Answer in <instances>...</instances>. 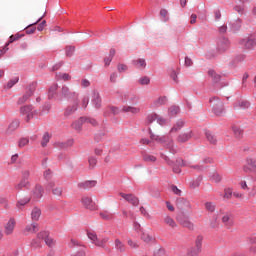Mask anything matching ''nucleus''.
I'll return each mask as SVG.
<instances>
[{
	"mask_svg": "<svg viewBox=\"0 0 256 256\" xmlns=\"http://www.w3.org/2000/svg\"><path fill=\"white\" fill-rule=\"evenodd\" d=\"M20 115L24 117V121H26V123H29V121L37 115V111L33 109V106L26 105L20 107Z\"/></svg>",
	"mask_w": 256,
	"mask_h": 256,
	"instance_id": "obj_1",
	"label": "nucleus"
},
{
	"mask_svg": "<svg viewBox=\"0 0 256 256\" xmlns=\"http://www.w3.org/2000/svg\"><path fill=\"white\" fill-rule=\"evenodd\" d=\"M210 105L215 115H223V102H221V100L217 97H212L210 98Z\"/></svg>",
	"mask_w": 256,
	"mask_h": 256,
	"instance_id": "obj_2",
	"label": "nucleus"
},
{
	"mask_svg": "<svg viewBox=\"0 0 256 256\" xmlns=\"http://www.w3.org/2000/svg\"><path fill=\"white\" fill-rule=\"evenodd\" d=\"M154 121H156V123H158V125H161V126L167 123V120L157 115L156 113L148 114L146 117V125H151V123H153Z\"/></svg>",
	"mask_w": 256,
	"mask_h": 256,
	"instance_id": "obj_3",
	"label": "nucleus"
},
{
	"mask_svg": "<svg viewBox=\"0 0 256 256\" xmlns=\"http://www.w3.org/2000/svg\"><path fill=\"white\" fill-rule=\"evenodd\" d=\"M17 225V221L15 218H10L8 222L4 225V234L9 237L13 235L15 232V227Z\"/></svg>",
	"mask_w": 256,
	"mask_h": 256,
	"instance_id": "obj_4",
	"label": "nucleus"
},
{
	"mask_svg": "<svg viewBox=\"0 0 256 256\" xmlns=\"http://www.w3.org/2000/svg\"><path fill=\"white\" fill-rule=\"evenodd\" d=\"M81 203L84 205V207H86V209H90V211H95V209H97V204L90 196H83Z\"/></svg>",
	"mask_w": 256,
	"mask_h": 256,
	"instance_id": "obj_5",
	"label": "nucleus"
},
{
	"mask_svg": "<svg viewBox=\"0 0 256 256\" xmlns=\"http://www.w3.org/2000/svg\"><path fill=\"white\" fill-rule=\"evenodd\" d=\"M240 45H242V47H245V49H255L256 38L253 36L244 38L240 41Z\"/></svg>",
	"mask_w": 256,
	"mask_h": 256,
	"instance_id": "obj_6",
	"label": "nucleus"
},
{
	"mask_svg": "<svg viewBox=\"0 0 256 256\" xmlns=\"http://www.w3.org/2000/svg\"><path fill=\"white\" fill-rule=\"evenodd\" d=\"M87 235L90 241H92L94 245H96V247H103V245L107 243V239H99L97 237V234H95L94 232H88Z\"/></svg>",
	"mask_w": 256,
	"mask_h": 256,
	"instance_id": "obj_7",
	"label": "nucleus"
},
{
	"mask_svg": "<svg viewBox=\"0 0 256 256\" xmlns=\"http://www.w3.org/2000/svg\"><path fill=\"white\" fill-rule=\"evenodd\" d=\"M119 195H120V197H122V199H125V201H127L128 203H130L134 207H137V205H139V198L136 197L135 195L125 194L123 192H121Z\"/></svg>",
	"mask_w": 256,
	"mask_h": 256,
	"instance_id": "obj_8",
	"label": "nucleus"
},
{
	"mask_svg": "<svg viewBox=\"0 0 256 256\" xmlns=\"http://www.w3.org/2000/svg\"><path fill=\"white\" fill-rule=\"evenodd\" d=\"M229 49V40L227 38H219L217 41V50L219 53H225Z\"/></svg>",
	"mask_w": 256,
	"mask_h": 256,
	"instance_id": "obj_9",
	"label": "nucleus"
},
{
	"mask_svg": "<svg viewBox=\"0 0 256 256\" xmlns=\"http://www.w3.org/2000/svg\"><path fill=\"white\" fill-rule=\"evenodd\" d=\"M19 125H21V121H19V119L13 120L8 125V128L5 131V135H13V133L19 129Z\"/></svg>",
	"mask_w": 256,
	"mask_h": 256,
	"instance_id": "obj_10",
	"label": "nucleus"
},
{
	"mask_svg": "<svg viewBox=\"0 0 256 256\" xmlns=\"http://www.w3.org/2000/svg\"><path fill=\"white\" fill-rule=\"evenodd\" d=\"M61 93H62L63 97H65L66 99H78L79 98V94L69 90V87H67V86L62 87Z\"/></svg>",
	"mask_w": 256,
	"mask_h": 256,
	"instance_id": "obj_11",
	"label": "nucleus"
},
{
	"mask_svg": "<svg viewBox=\"0 0 256 256\" xmlns=\"http://www.w3.org/2000/svg\"><path fill=\"white\" fill-rule=\"evenodd\" d=\"M162 222L170 229H177V222H175V219L169 215H165Z\"/></svg>",
	"mask_w": 256,
	"mask_h": 256,
	"instance_id": "obj_12",
	"label": "nucleus"
},
{
	"mask_svg": "<svg viewBox=\"0 0 256 256\" xmlns=\"http://www.w3.org/2000/svg\"><path fill=\"white\" fill-rule=\"evenodd\" d=\"M91 103L93 105V107H95V109H101V96L99 95V92H93L92 94V99H91Z\"/></svg>",
	"mask_w": 256,
	"mask_h": 256,
	"instance_id": "obj_13",
	"label": "nucleus"
},
{
	"mask_svg": "<svg viewBox=\"0 0 256 256\" xmlns=\"http://www.w3.org/2000/svg\"><path fill=\"white\" fill-rule=\"evenodd\" d=\"M222 223L224 227H227V229H231V226L234 224L233 216L229 213L224 214L222 216Z\"/></svg>",
	"mask_w": 256,
	"mask_h": 256,
	"instance_id": "obj_14",
	"label": "nucleus"
},
{
	"mask_svg": "<svg viewBox=\"0 0 256 256\" xmlns=\"http://www.w3.org/2000/svg\"><path fill=\"white\" fill-rule=\"evenodd\" d=\"M78 108H79V102L76 100L72 105L66 108L64 112L65 117H69L73 115V113H75V111H77Z\"/></svg>",
	"mask_w": 256,
	"mask_h": 256,
	"instance_id": "obj_15",
	"label": "nucleus"
},
{
	"mask_svg": "<svg viewBox=\"0 0 256 256\" xmlns=\"http://www.w3.org/2000/svg\"><path fill=\"white\" fill-rule=\"evenodd\" d=\"M123 113H131L132 115H138L141 113V108L138 106H124L122 108Z\"/></svg>",
	"mask_w": 256,
	"mask_h": 256,
	"instance_id": "obj_16",
	"label": "nucleus"
},
{
	"mask_svg": "<svg viewBox=\"0 0 256 256\" xmlns=\"http://www.w3.org/2000/svg\"><path fill=\"white\" fill-rule=\"evenodd\" d=\"M30 185L29 180L21 179V181L14 186V189L15 191H22V189H29Z\"/></svg>",
	"mask_w": 256,
	"mask_h": 256,
	"instance_id": "obj_17",
	"label": "nucleus"
},
{
	"mask_svg": "<svg viewBox=\"0 0 256 256\" xmlns=\"http://www.w3.org/2000/svg\"><path fill=\"white\" fill-rule=\"evenodd\" d=\"M48 188L52 189L53 195L56 197H61L63 195V188L61 187H55V182H50L48 184Z\"/></svg>",
	"mask_w": 256,
	"mask_h": 256,
	"instance_id": "obj_18",
	"label": "nucleus"
},
{
	"mask_svg": "<svg viewBox=\"0 0 256 256\" xmlns=\"http://www.w3.org/2000/svg\"><path fill=\"white\" fill-rule=\"evenodd\" d=\"M33 199L39 200L43 197V186L36 185L32 192Z\"/></svg>",
	"mask_w": 256,
	"mask_h": 256,
	"instance_id": "obj_19",
	"label": "nucleus"
},
{
	"mask_svg": "<svg viewBox=\"0 0 256 256\" xmlns=\"http://www.w3.org/2000/svg\"><path fill=\"white\" fill-rule=\"evenodd\" d=\"M96 185H97V181H95V180H88V181L80 182L78 184V187L80 189H91V187H95Z\"/></svg>",
	"mask_w": 256,
	"mask_h": 256,
	"instance_id": "obj_20",
	"label": "nucleus"
},
{
	"mask_svg": "<svg viewBox=\"0 0 256 256\" xmlns=\"http://www.w3.org/2000/svg\"><path fill=\"white\" fill-rule=\"evenodd\" d=\"M177 206L179 209H182V211H185L186 209H191V203L183 198L177 200Z\"/></svg>",
	"mask_w": 256,
	"mask_h": 256,
	"instance_id": "obj_21",
	"label": "nucleus"
},
{
	"mask_svg": "<svg viewBox=\"0 0 256 256\" xmlns=\"http://www.w3.org/2000/svg\"><path fill=\"white\" fill-rule=\"evenodd\" d=\"M38 227L39 226L37 225V223H32V224L27 225L24 228V235H30V233H37Z\"/></svg>",
	"mask_w": 256,
	"mask_h": 256,
	"instance_id": "obj_22",
	"label": "nucleus"
},
{
	"mask_svg": "<svg viewBox=\"0 0 256 256\" xmlns=\"http://www.w3.org/2000/svg\"><path fill=\"white\" fill-rule=\"evenodd\" d=\"M34 91L35 90L30 89L22 97H20L18 100L19 105H23V103H27V100L29 99V97L33 95Z\"/></svg>",
	"mask_w": 256,
	"mask_h": 256,
	"instance_id": "obj_23",
	"label": "nucleus"
},
{
	"mask_svg": "<svg viewBox=\"0 0 256 256\" xmlns=\"http://www.w3.org/2000/svg\"><path fill=\"white\" fill-rule=\"evenodd\" d=\"M134 66L136 69L143 70L145 67H147V62L143 58H139L137 60H134Z\"/></svg>",
	"mask_w": 256,
	"mask_h": 256,
	"instance_id": "obj_24",
	"label": "nucleus"
},
{
	"mask_svg": "<svg viewBox=\"0 0 256 256\" xmlns=\"http://www.w3.org/2000/svg\"><path fill=\"white\" fill-rule=\"evenodd\" d=\"M180 225H182V227H185L186 229H189L190 231H193V229H195V224H193V222H191V220L189 219L180 220Z\"/></svg>",
	"mask_w": 256,
	"mask_h": 256,
	"instance_id": "obj_25",
	"label": "nucleus"
},
{
	"mask_svg": "<svg viewBox=\"0 0 256 256\" xmlns=\"http://www.w3.org/2000/svg\"><path fill=\"white\" fill-rule=\"evenodd\" d=\"M165 103H167V97L162 96V97H159L158 99H156L152 103V107H154V108L161 107V105H165Z\"/></svg>",
	"mask_w": 256,
	"mask_h": 256,
	"instance_id": "obj_26",
	"label": "nucleus"
},
{
	"mask_svg": "<svg viewBox=\"0 0 256 256\" xmlns=\"http://www.w3.org/2000/svg\"><path fill=\"white\" fill-rule=\"evenodd\" d=\"M189 139H191V131L184 132L178 137L179 143H185L186 141H189Z\"/></svg>",
	"mask_w": 256,
	"mask_h": 256,
	"instance_id": "obj_27",
	"label": "nucleus"
},
{
	"mask_svg": "<svg viewBox=\"0 0 256 256\" xmlns=\"http://www.w3.org/2000/svg\"><path fill=\"white\" fill-rule=\"evenodd\" d=\"M40 217H41V209L33 208L32 212H31L32 221H39Z\"/></svg>",
	"mask_w": 256,
	"mask_h": 256,
	"instance_id": "obj_28",
	"label": "nucleus"
},
{
	"mask_svg": "<svg viewBox=\"0 0 256 256\" xmlns=\"http://www.w3.org/2000/svg\"><path fill=\"white\" fill-rule=\"evenodd\" d=\"M201 251H203V249L194 246L188 250V256H199L201 254Z\"/></svg>",
	"mask_w": 256,
	"mask_h": 256,
	"instance_id": "obj_29",
	"label": "nucleus"
},
{
	"mask_svg": "<svg viewBox=\"0 0 256 256\" xmlns=\"http://www.w3.org/2000/svg\"><path fill=\"white\" fill-rule=\"evenodd\" d=\"M210 227L212 229H217V227H219V213L215 214L210 220Z\"/></svg>",
	"mask_w": 256,
	"mask_h": 256,
	"instance_id": "obj_30",
	"label": "nucleus"
},
{
	"mask_svg": "<svg viewBox=\"0 0 256 256\" xmlns=\"http://www.w3.org/2000/svg\"><path fill=\"white\" fill-rule=\"evenodd\" d=\"M83 123H85V118H80L79 120L72 123V127L76 131H81V127H83Z\"/></svg>",
	"mask_w": 256,
	"mask_h": 256,
	"instance_id": "obj_31",
	"label": "nucleus"
},
{
	"mask_svg": "<svg viewBox=\"0 0 256 256\" xmlns=\"http://www.w3.org/2000/svg\"><path fill=\"white\" fill-rule=\"evenodd\" d=\"M247 165H249L251 171L256 175V159L255 158H247Z\"/></svg>",
	"mask_w": 256,
	"mask_h": 256,
	"instance_id": "obj_32",
	"label": "nucleus"
},
{
	"mask_svg": "<svg viewBox=\"0 0 256 256\" xmlns=\"http://www.w3.org/2000/svg\"><path fill=\"white\" fill-rule=\"evenodd\" d=\"M153 256H167V252L165 251V248L157 246L154 249Z\"/></svg>",
	"mask_w": 256,
	"mask_h": 256,
	"instance_id": "obj_33",
	"label": "nucleus"
},
{
	"mask_svg": "<svg viewBox=\"0 0 256 256\" xmlns=\"http://www.w3.org/2000/svg\"><path fill=\"white\" fill-rule=\"evenodd\" d=\"M141 239L144 241V243H153V241H155V238H153V236L147 232L142 233Z\"/></svg>",
	"mask_w": 256,
	"mask_h": 256,
	"instance_id": "obj_34",
	"label": "nucleus"
},
{
	"mask_svg": "<svg viewBox=\"0 0 256 256\" xmlns=\"http://www.w3.org/2000/svg\"><path fill=\"white\" fill-rule=\"evenodd\" d=\"M19 35H11L9 38L8 43H6L5 47H4V51H9V45H11V43H14V41H19Z\"/></svg>",
	"mask_w": 256,
	"mask_h": 256,
	"instance_id": "obj_35",
	"label": "nucleus"
},
{
	"mask_svg": "<svg viewBox=\"0 0 256 256\" xmlns=\"http://www.w3.org/2000/svg\"><path fill=\"white\" fill-rule=\"evenodd\" d=\"M58 85L57 84H54L52 85L50 88H49V91H48V98L49 99H53V97H55V93H57V89H58Z\"/></svg>",
	"mask_w": 256,
	"mask_h": 256,
	"instance_id": "obj_36",
	"label": "nucleus"
},
{
	"mask_svg": "<svg viewBox=\"0 0 256 256\" xmlns=\"http://www.w3.org/2000/svg\"><path fill=\"white\" fill-rule=\"evenodd\" d=\"M208 75L213 79V81H215V83L221 81V75L217 74L214 70H209Z\"/></svg>",
	"mask_w": 256,
	"mask_h": 256,
	"instance_id": "obj_37",
	"label": "nucleus"
},
{
	"mask_svg": "<svg viewBox=\"0 0 256 256\" xmlns=\"http://www.w3.org/2000/svg\"><path fill=\"white\" fill-rule=\"evenodd\" d=\"M143 161H145L146 163H155V161H157V157L151 154H144Z\"/></svg>",
	"mask_w": 256,
	"mask_h": 256,
	"instance_id": "obj_38",
	"label": "nucleus"
},
{
	"mask_svg": "<svg viewBox=\"0 0 256 256\" xmlns=\"http://www.w3.org/2000/svg\"><path fill=\"white\" fill-rule=\"evenodd\" d=\"M194 247L203 249V236L202 235L196 236L195 241H194Z\"/></svg>",
	"mask_w": 256,
	"mask_h": 256,
	"instance_id": "obj_39",
	"label": "nucleus"
},
{
	"mask_svg": "<svg viewBox=\"0 0 256 256\" xmlns=\"http://www.w3.org/2000/svg\"><path fill=\"white\" fill-rule=\"evenodd\" d=\"M221 175H219V173L213 172L210 175V181H212L213 183H221Z\"/></svg>",
	"mask_w": 256,
	"mask_h": 256,
	"instance_id": "obj_40",
	"label": "nucleus"
},
{
	"mask_svg": "<svg viewBox=\"0 0 256 256\" xmlns=\"http://www.w3.org/2000/svg\"><path fill=\"white\" fill-rule=\"evenodd\" d=\"M41 19H43V17H41L37 22H35L34 24H30L27 28H26V33H28V35H31L33 33H35V25H37V23H39L41 21Z\"/></svg>",
	"mask_w": 256,
	"mask_h": 256,
	"instance_id": "obj_41",
	"label": "nucleus"
},
{
	"mask_svg": "<svg viewBox=\"0 0 256 256\" xmlns=\"http://www.w3.org/2000/svg\"><path fill=\"white\" fill-rule=\"evenodd\" d=\"M206 139L207 141H209V143H212V145H215L217 143V137L210 132L206 133Z\"/></svg>",
	"mask_w": 256,
	"mask_h": 256,
	"instance_id": "obj_42",
	"label": "nucleus"
},
{
	"mask_svg": "<svg viewBox=\"0 0 256 256\" xmlns=\"http://www.w3.org/2000/svg\"><path fill=\"white\" fill-rule=\"evenodd\" d=\"M100 217L101 219H105V221H109L113 219V214L110 213L109 211H103V212H100Z\"/></svg>",
	"mask_w": 256,
	"mask_h": 256,
	"instance_id": "obj_43",
	"label": "nucleus"
},
{
	"mask_svg": "<svg viewBox=\"0 0 256 256\" xmlns=\"http://www.w3.org/2000/svg\"><path fill=\"white\" fill-rule=\"evenodd\" d=\"M50 139H51V135H49L47 132H45L42 137L41 146L47 147V143H49Z\"/></svg>",
	"mask_w": 256,
	"mask_h": 256,
	"instance_id": "obj_44",
	"label": "nucleus"
},
{
	"mask_svg": "<svg viewBox=\"0 0 256 256\" xmlns=\"http://www.w3.org/2000/svg\"><path fill=\"white\" fill-rule=\"evenodd\" d=\"M205 209H206V211H209V213H214V211L216 209V205L213 202H206Z\"/></svg>",
	"mask_w": 256,
	"mask_h": 256,
	"instance_id": "obj_45",
	"label": "nucleus"
},
{
	"mask_svg": "<svg viewBox=\"0 0 256 256\" xmlns=\"http://www.w3.org/2000/svg\"><path fill=\"white\" fill-rule=\"evenodd\" d=\"M115 247L118 251H121V252L125 251V244H123V242H121V240L119 239L115 240Z\"/></svg>",
	"mask_w": 256,
	"mask_h": 256,
	"instance_id": "obj_46",
	"label": "nucleus"
},
{
	"mask_svg": "<svg viewBox=\"0 0 256 256\" xmlns=\"http://www.w3.org/2000/svg\"><path fill=\"white\" fill-rule=\"evenodd\" d=\"M138 83L140 85H149L151 83V78L148 76H143L138 80Z\"/></svg>",
	"mask_w": 256,
	"mask_h": 256,
	"instance_id": "obj_47",
	"label": "nucleus"
},
{
	"mask_svg": "<svg viewBox=\"0 0 256 256\" xmlns=\"http://www.w3.org/2000/svg\"><path fill=\"white\" fill-rule=\"evenodd\" d=\"M160 17H162L163 21L165 22L169 21V11H167V9H161Z\"/></svg>",
	"mask_w": 256,
	"mask_h": 256,
	"instance_id": "obj_48",
	"label": "nucleus"
},
{
	"mask_svg": "<svg viewBox=\"0 0 256 256\" xmlns=\"http://www.w3.org/2000/svg\"><path fill=\"white\" fill-rule=\"evenodd\" d=\"M26 145H29L28 138H20L19 141H18V147L20 149H23V147H26Z\"/></svg>",
	"mask_w": 256,
	"mask_h": 256,
	"instance_id": "obj_49",
	"label": "nucleus"
},
{
	"mask_svg": "<svg viewBox=\"0 0 256 256\" xmlns=\"http://www.w3.org/2000/svg\"><path fill=\"white\" fill-rule=\"evenodd\" d=\"M30 201H31L30 198H25L24 200L18 201L16 204L17 209H21L22 207H25V205H27V203H29Z\"/></svg>",
	"mask_w": 256,
	"mask_h": 256,
	"instance_id": "obj_50",
	"label": "nucleus"
},
{
	"mask_svg": "<svg viewBox=\"0 0 256 256\" xmlns=\"http://www.w3.org/2000/svg\"><path fill=\"white\" fill-rule=\"evenodd\" d=\"M56 78L58 79V80H63V81H69V80H71V77L69 76V74H66V73H64V74H62V73H58V74H56Z\"/></svg>",
	"mask_w": 256,
	"mask_h": 256,
	"instance_id": "obj_51",
	"label": "nucleus"
},
{
	"mask_svg": "<svg viewBox=\"0 0 256 256\" xmlns=\"http://www.w3.org/2000/svg\"><path fill=\"white\" fill-rule=\"evenodd\" d=\"M234 135L237 139H241L243 137V130L239 127H233Z\"/></svg>",
	"mask_w": 256,
	"mask_h": 256,
	"instance_id": "obj_52",
	"label": "nucleus"
},
{
	"mask_svg": "<svg viewBox=\"0 0 256 256\" xmlns=\"http://www.w3.org/2000/svg\"><path fill=\"white\" fill-rule=\"evenodd\" d=\"M49 236V232L47 231H42L37 235V238L39 239V241H46V239Z\"/></svg>",
	"mask_w": 256,
	"mask_h": 256,
	"instance_id": "obj_53",
	"label": "nucleus"
},
{
	"mask_svg": "<svg viewBox=\"0 0 256 256\" xmlns=\"http://www.w3.org/2000/svg\"><path fill=\"white\" fill-rule=\"evenodd\" d=\"M17 83H19V77H15V78L11 79V80L7 83L6 87H7L8 89H11L13 86L17 85Z\"/></svg>",
	"mask_w": 256,
	"mask_h": 256,
	"instance_id": "obj_54",
	"label": "nucleus"
},
{
	"mask_svg": "<svg viewBox=\"0 0 256 256\" xmlns=\"http://www.w3.org/2000/svg\"><path fill=\"white\" fill-rule=\"evenodd\" d=\"M168 113L171 117L177 115V113H179V108L178 106H171L168 110Z\"/></svg>",
	"mask_w": 256,
	"mask_h": 256,
	"instance_id": "obj_55",
	"label": "nucleus"
},
{
	"mask_svg": "<svg viewBox=\"0 0 256 256\" xmlns=\"http://www.w3.org/2000/svg\"><path fill=\"white\" fill-rule=\"evenodd\" d=\"M89 105V96H84L82 97V100H81V107L83 109H87V106Z\"/></svg>",
	"mask_w": 256,
	"mask_h": 256,
	"instance_id": "obj_56",
	"label": "nucleus"
},
{
	"mask_svg": "<svg viewBox=\"0 0 256 256\" xmlns=\"http://www.w3.org/2000/svg\"><path fill=\"white\" fill-rule=\"evenodd\" d=\"M31 247L39 249L41 247V240H39V238L32 240Z\"/></svg>",
	"mask_w": 256,
	"mask_h": 256,
	"instance_id": "obj_57",
	"label": "nucleus"
},
{
	"mask_svg": "<svg viewBox=\"0 0 256 256\" xmlns=\"http://www.w3.org/2000/svg\"><path fill=\"white\" fill-rule=\"evenodd\" d=\"M45 243L48 247H55V239H53L50 236H48V238H46Z\"/></svg>",
	"mask_w": 256,
	"mask_h": 256,
	"instance_id": "obj_58",
	"label": "nucleus"
},
{
	"mask_svg": "<svg viewBox=\"0 0 256 256\" xmlns=\"http://www.w3.org/2000/svg\"><path fill=\"white\" fill-rule=\"evenodd\" d=\"M30 175H31V171H29L28 169L22 170V179L29 181Z\"/></svg>",
	"mask_w": 256,
	"mask_h": 256,
	"instance_id": "obj_59",
	"label": "nucleus"
},
{
	"mask_svg": "<svg viewBox=\"0 0 256 256\" xmlns=\"http://www.w3.org/2000/svg\"><path fill=\"white\" fill-rule=\"evenodd\" d=\"M75 53V47L73 46H67L66 47V55L67 57H71Z\"/></svg>",
	"mask_w": 256,
	"mask_h": 256,
	"instance_id": "obj_60",
	"label": "nucleus"
},
{
	"mask_svg": "<svg viewBox=\"0 0 256 256\" xmlns=\"http://www.w3.org/2000/svg\"><path fill=\"white\" fill-rule=\"evenodd\" d=\"M233 195V190L231 188H227L224 190V199H229Z\"/></svg>",
	"mask_w": 256,
	"mask_h": 256,
	"instance_id": "obj_61",
	"label": "nucleus"
},
{
	"mask_svg": "<svg viewBox=\"0 0 256 256\" xmlns=\"http://www.w3.org/2000/svg\"><path fill=\"white\" fill-rule=\"evenodd\" d=\"M84 123H89L90 125H97V120L93 119V118H84Z\"/></svg>",
	"mask_w": 256,
	"mask_h": 256,
	"instance_id": "obj_62",
	"label": "nucleus"
},
{
	"mask_svg": "<svg viewBox=\"0 0 256 256\" xmlns=\"http://www.w3.org/2000/svg\"><path fill=\"white\" fill-rule=\"evenodd\" d=\"M183 125H184L183 121H178L177 124L171 129V132L181 129V127H183Z\"/></svg>",
	"mask_w": 256,
	"mask_h": 256,
	"instance_id": "obj_63",
	"label": "nucleus"
},
{
	"mask_svg": "<svg viewBox=\"0 0 256 256\" xmlns=\"http://www.w3.org/2000/svg\"><path fill=\"white\" fill-rule=\"evenodd\" d=\"M249 197H256V186H254L248 193Z\"/></svg>",
	"mask_w": 256,
	"mask_h": 256,
	"instance_id": "obj_64",
	"label": "nucleus"
}]
</instances>
